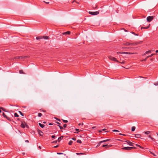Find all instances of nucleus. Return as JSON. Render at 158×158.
<instances>
[{
	"label": "nucleus",
	"mask_w": 158,
	"mask_h": 158,
	"mask_svg": "<svg viewBox=\"0 0 158 158\" xmlns=\"http://www.w3.org/2000/svg\"><path fill=\"white\" fill-rule=\"evenodd\" d=\"M119 135H125L123 134H121V133H119Z\"/></svg>",
	"instance_id": "46"
},
{
	"label": "nucleus",
	"mask_w": 158,
	"mask_h": 158,
	"mask_svg": "<svg viewBox=\"0 0 158 158\" xmlns=\"http://www.w3.org/2000/svg\"><path fill=\"white\" fill-rule=\"evenodd\" d=\"M106 130V129H103L102 130H100V131H99V132L100 133V132H102V131H105Z\"/></svg>",
	"instance_id": "30"
},
{
	"label": "nucleus",
	"mask_w": 158,
	"mask_h": 158,
	"mask_svg": "<svg viewBox=\"0 0 158 158\" xmlns=\"http://www.w3.org/2000/svg\"><path fill=\"white\" fill-rule=\"evenodd\" d=\"M43 39V37L42 36H38L36 37V39L37 40H39L41 39Z\"/></svg>",
	"instance_id": "17"
},
{
	"label": "nucleus",
	"mask_w": 158,
	"mask_h": 158,
	"mask_svg": "<svg viewBox=\"0 0 158 158\" xmlns=\"http://www.w3.org/2000/svg\"><path fill=\"white\" fill-rule=\"evenodd\" d=\"M129 43L130 44V45H133V43Z\"/></svg>",
	"instance_id": "49"
},
{
	"label": "nucleus",
	"mask_w": 158,
	"mask_h": 158,
	"mask_svg": "<svg viewBox=\"0 0 158 158\" xmlns=\"http://www.w3.org/2000/svg\"><path fill=\"white\" fill-rule=\"evenodd\" d=\"M72 139L74 140H76V139L75 138L73 137L72 138Z\"/></svg>",
	"instance_id": "40"
},
{
	"label": "nucleus",
	"mask_w": 158,
	"mask_h": 158,
	"mask_svg": "<svg viewBox=\"0 0 158 158\" xmlns=\"http://www.w3.org/2000/svg\"><path fill=\"white\" fill-rule=\"evenodd\" d=\"M63 122L64 123H67L68 122V121L66 120H63Z\"/></svg>",
	"instance_id": "32"
},
{
	"label": "nucleus",
	"mask_w": 158,
	"mask_h": 158,
	"mask_svg": "<svg viewBox=\"0 0 158 158\" xmlns=\"http://www.w3.org/2000/svg\"><path fill=\"white\" fill-rule=\"evenodd\" d=\"M150 24H149V26L146 27H141V29H148L149 28Z\"/></svg>",
	"instance_id": "21"
},
{
	"label": "nucleus",
	"mask_w": 158,
	"mask_h": 158,
	"mask_svg": "<svg viewBox=\"0 0 158 158\" xmlns=\"http://www.w3.org/2000/svg\"><path fill=\"white\" fill-rule=\"evenodd\" d=\"M73 143V141L72 140H70L68 144L70 145H71Z\"/></svg>",
	"instance_id": "23"
},
{
	"label": "nucleus",
	"mask_w": 158,
	"mask_h": 158,
	"mask_svg": "<svg viewBox=\"0 0 158 158\" xmlns=\"http://www.w3.org/2000/svg\"><path fill=\"white\" fill-rule=\"evenodd\" d=\"M156 53H158V50H156Z\"/></svg>",
	"instance_id": "59"
},
{
	"label": "nucleus",
	"mask_w": 158,
	"mask_h": 158,
	"mask_svg": "<svg viewBox=\"0 0 158 158\" xmlns=\"http://www.w3.org/2000/svg\"><path fill=\"white\" fill-rule=\"evenodd\" d=\"M39 125L42 128H43L45 126L43 124L40 123H39Z\"/></svg>",
	"instance_id": "18"
},
{
	"label": "nucleus",
	"mask_w": 158,
	"mask_h": 158,
	"mask_svg": "<svg viewBox=\"0 0 158 158\" xmlns=\"http://www.w3.org/2000/svg\"><path fill=\"white\" fill-rule=\"evenodd\" d=\"M100 143V142H99V143H98V144L97 145V147H99L100 145V143Z\"/></svg>",
	"instance_id": "33"
},
{
	"label": "nucleus",
	"mask_w": 158,
	"mask_h": 158,
	"mask_svg": "<svg viewBox=\"0 0 158 158\" xmlns=\"http://www.w3.org/2000/svg\"><path fill=\"white\" fill-rule=\"evenodd\" d=\"M57 142V141L56 140V141H54V142H53V143H56Z\"/></svg>",
	"instance_id": "52"
},
{
	"label": "nucleus",
	"mask_w": 158,
	"mask_h": 158,
	"mask_svg": "<svg viewBox=\"0 0 158 158\" xmlns=\"http://www.w3.org/2000/svg\"><path fill=\"white\" fill-rule=\"evenodd\" d=\"M99 12L98 11H95V12H92V11H89V13L90 15H98L99 14Z\"/></svg>",
	"instance_id": "4"
},
{
	"label": "nucleus",
	"mask_w": 158,
	"mask_h": 158,
	"mask_svg": "<svg viewBox=\"0 0 158 158\" xmlns=\"http://www.w3.org/2000/svg\"><path fill=\"white\" fill-rule=\"evenodd\" d=\"M155 85H157L158 84V82L157 83H156V84H154Z\"/></svg>",
	"instance_id": "60"
},
{
	"label": "nucleus",
	"mask_w": 158,
	"mask_h": 158,
	"mask_svg": "<svg viewBox=\"0 0 158 158\" xmlns=\"http://www.w3.org/2000/svg\"><path fill=\"white\" fill-rule=\"evenodd\" d=\"M57 154L58 155H60V154H63V153H60V152H57Z\"/></svg>",
	"instance_id": "42"
},
{
	"label": "nucleus",
	"mask_w": 158,
	"mask_h": 158,
	"mask_svg": "<svg viewBox=\"0 0 158 158\" xmlns=\"http://www.w3.org/2000/svg\"><path fill=\"white\" fill-rule=\"evenodd\" d=\"M25 141L26 142H29V141L28 140H26Z\"/></svg>",
	"instance_id": "57"
},
{
	"label": "nucleus",
	"mask_w": 158,
	"mask_h": 158,
	"mask_svg": "<svg viewBox=\"0 0 158 158\" xmlns=\"http://www.w3.org/2000/svg\"><path fill=\"white\" fill-rule=\"evenodd\" d=\"M27 57V56H18L15 57V58L16 59H25Z\"/></svg>",
	"instance_id": "5"
},
{
	"label": "nucleus",
	"mask_w": 158,
	"mask_h": 158,
	"mask_svg": "<svg viewBox=\"0 0 158 158\" xmlns=\"http://www.w3.org/2000/svg\"><path fill=\"white\" fill-rule=\"evenodd\" d=\"M70 34V31H67L63 33V35H69Z\"/></svg>",
	"instance_id": "10"
},
{
	"label": "nucleus",
	"mask_w": 158,
	"mask_h": 158,
	"mask_svg": "<svg viewBox=\"0 0 158 158\" xmlns=\"http://www.w3.org/2000/svg\"><path fill=\"white\" fill-rule=\"evenodd\" d=\"M19 112L20 114L22 116H24V114L22 113L21 111H19Z\"/></svg>",
	"instance_id": "29"
},
{
	"label": "nucleus",
	"mask_w": 158,
	"mask_h": 158,
	"mask_svg": "<svg viewBox=\"0 0 158 158\" xmlns=\"http://www.w3.org/2000/svg\"><path fill=\"white\" fill-rule=\"evenodd\" d=\"M63 136H61L60 137L58 138V142H60V141L63 138Z\"/></svg>",
	"instance_id": "14"
},
{
	"label": "nucleus",
	"mask_w": 158,
	"mask_h": 158,
	"mask_svg": "<svg viewBox=\"0 0 158 158\" xmlns=\"http://www.w3.org/2000/svg\"><path fill=\"white\" fill-rule=\"evenodd\" d=\"M77 142L78 143H82V142H81V140L80 139H78L77 140Z\"/></svg>",
	"instance_id": "26"
},
{
	"label": "nucleus",
	"mask_w": 158,
	"mask_h": 158,
	"mask_svg": "<svg viewBox=\"0 0 158 158\" xmlns=\"http://www.w3.org/2000/svg\"><path fill=\"white\" fill-rule=\"evenodd\" d=\"M110 147H107V146H106L105 148H106L107 149V148H109Z\"/></svg>",
	"instance_id": "56"
},
{
	"label": "nucleus",
	"mask_w": 158,
	"mask_h": 158,
	"mask_svg": "<svg viewBox=\"0 0 158 158\" xmlns=\"http://www.w3.org/2000/svg\"><path fill=\"white\" fill-rule=\"evenodd\" d=\"M3 116L4 117L6 118L7 120H8L10 121H11L12 120V118H9L3 112L2 114Z\"/></svg>",
	"instance_id": "2"
},
{
	"label": "nucleus",
	"mask_w": 158,
	"mask_h": 158,
	"mask_svg": "<svg viewBox=\"0 0 158 158\" xmlns=\"http://www.w3.org/2000/svg\"><path fill=\"white\" fill-rule=\"evenodd\" d=\"M135 137L136 138H139L141 137V135L139 134H136L135 135Z\"/></svg>",
	"instance_id": "13"
},
{
	"label": "nucleus",
	"mask_w": 158,
	"mask_h": 158,
	"mask_svg": "<svg viewBox=\"0 0 158 158\" xmlns=\"http://www.w3.org/2000/svg\"><path fill=\"white\" fill-rule=\"evenodd\" d=\"M76 154H77V155H79L80 154H81V155H83V153H77Z\"/></svg>",
	"instance_id": "38"
},
{
	"label": "nucleus",
	"mask_w": 158,
	"mask_h": 158,
	"mask_svg": "<svg viewBox=\"0 0 158 158\" xmlns=\"http://www.w3.org/2000/svg\"><path fill=\"white\" fill-rule=\"evenodd\" d=\"M112 131L114 132H119V131L117 130H114Z\"/></svg>",
	"instance_id": "34"
},
{
	"label": "nucleus",
	"mask_w": 158,
	"mask_h": 158,
	"mask_svg": "<svg viewBox=\"0 0 158 158\" xmlns=\"http://www.w3.org/2000/svg\"><path fill=\"white\" fill-rule=\"evenodd\" d=\"M151 154H152L154 156H156V155L154 153H153L152 152H151Z\"/></svg>",
	"instance_id": "41"
},
{
	"label": "nucleus",
	"mask_w": 158,
	"mask_h": 158,
	"mask_svg": "<svg viewBox=\"0 0 158 158\" xmlns=\"http://www.w3.org/2000/svg\"><path fill=\"white\" fill-rule=\"evenodd\" d=\"M38 132L39 133V134L41 136H42L43 135V133L42 132V131L40 130H39L38 131Z\"/></svg>",
	"instance_id": "9"
},
{
	"label": "nucleus",
	"mask_w": 158,
	"mask_h": 158,
	"mask_svg": "<svg viewBox=\"0 0 158 158\" xmlns=\"http://www.w3.org/2000/svg\"><path fill=\"white\" fill-rule=\"evenodd\" d=\"M49 125H52V123H50L49 124Z\"/></svg>",
	"instance_id": "62"
},
{
	"label": "nucleus",
	"mask_w": 158,
	"mask_h": 158,
	"mask_svg": "<svg viewBox=\"0 0 158 158\" xmlns=\"http://www.w3.org/2000/svg\"><path fill=\"white\" fill-rule=\"evenodd\" d=\"M58 146H59L57 145H56V146H54V148H57Z\"/></svg>",
	"instance_id": "48"
},
{
	"label": "nucleus",
	"mask_w": 158,
	"mask_h": 158,
	"mask_svg": "<svg viewBox=\"0 0 158 158\" xmlns=\"http://www.w3.org/2000/svg\"><path fill=\"white\" fill-rule=\"evenodd\" d=\"M39 148L40 149H41V147H40V146H39Z\"/></svg>",
	"instance_id": "63"
},
{
	"label": "nucleus",
	"mask_w": 158,
	"mask_h": 158,
	"mask_svg": "<svg viewBox=\"0 0 158 158\" xmlns=\"http://www.w3.org/2000/svg\"><path fill=\"white\" fill-rule=\"evenodd\" d=\"M140 148H142V149H143V148L142 147V146H139V147Z\"/></svg>",
	"instance_id": "50"
},
{
	"label": "nucleus",
	"mask_w": 158,
	"mask_h": 158,
	"mask_svg": "<svg viewBox=\"0 0 158 158\" xmlns=\"http://www.w3.org/2000/svg\"><path fill=\"white\" fill-rule=\"evenodd\" d=\"M110 140V139H107L104 140L102 141H100V143H103L104 142L108 141Z\"/></svg>",
	"instance_id": "12"
},
{
	"label": "nucleus",
	"mask_w": 158,
	"mask_h": 158,
	"mask_svg": "<svg viewBox=\"0 0 158 158\" xmlns=\"http://www.w3.org/2000/svg\"><path fill=\"white\" fill-rule=\"evenodd\" d=\"M49 38V37L48 36H43V38H44L45 39H48Z\"/></svg>",
	"instance_id": "20"
},
{
	"label": "nucleus",
	"mask_w": 158,
	"mask_h": 158,
	"mask_svg": "<svg viewBox=\"0 0 158 158\" xmlns=\"http://www.w3.org/2000/svg\"><path fill=\"white\" fill-rule=\"evenodd\" d=\"M136 148V147H123L122 148V149L123 150H130L132 149H134Z\"/></svg>",
	"instance_id": "1"
},
{
	"label": "nucleus",
	"mask_w": 158,
	"mask_h": 158,
	"mask_svg": "<svg viewBox=\"0 0 158 158\" xmlns=\"http://www.w3.org/2000/svg\"><path fill=\"white\" fill-rule=\"evenodd\" d=\"M112 146V145H108V144H105L103 145L102 146V147H105L106 146H107V147H111Z\"/></svg>",
	"instance_id": "16"
},
{
	"label": "nucleus",
	"mask_w": 158,
	"mask_h": 158,
	"mask_svg": "<svg viewBox=\"0 0 158 158\" xmlns=\"http://www.w3.org/2000/svg\"><path fill=\"white\" fill-rule=\"evenodd\" d=\"M150 131H147L144 132L145 134L148 135L150 133Z\"/></svg>",
	"instance_id": "27"
},
{
	"label": "nucleus",
	"mask_w": 158,
	"mask_h": 158,
	"mask_svg": "<svg viewBox=\"0 0 158 158\" xmlns=\"http://www.w3.org/2000/svg\"><path fill=\"white\" fill-rule=\"evenodd\" d=\"M2 109L3 110H4L3 108L2 107H0V112L1 113L2 112V110L1 109Z\"/></svg>",
	"instance_id": "39"
},
{
	"label": "nucleus",
	"mask_w": 158,
	"mask_h": 158,
	"mask_svg": "<svg viewBox=\"0 0 158 158\" xmlns=\"http://www.w3.org/2000/svg\"><path fill=\"white\" fill-rule=\"evenodd\" d=\"M59 126L61 130L63 129V127L62 126Z\"/></svg>",
	"instance_id": "35"
},
{
	"label": "nucleus",
	"mask_w": 158,
	"mask_h": 158,
	"mask_svg": "<svg viewBox=\"0 0 158 158\" xmlns=\"http://www.w3.org/2000/svg\"><path fill=\"white\" fill-rule=\"evenodd\" d=\"M153 19V17L149 16L147 17V20L148 22H150L152 21V20Z\"/></svg>",
	"instance_id": "6"
},
{
	"label": "nucleus",
	"mask_w": 158,
	"mask_h": 158,
	"mask_svg": "<svg viewBox=\"0 0 158 158\" xmlns=\"http://www.w3.org/2000/svg\"><path fill=\"white\" fill-rule=\"evenodd\" d=\"M56 123H57V124H59V125H60V123L58 122H56Z\"/></svg>",
	"instance_id": "51"
},
{
	"label": "nucleus",
	"mask_w": 158,
	"mask_h": 158,
	"mask_svg": "<svg viewBox=\"0 0 158 158\" xmlns=\"http://www.w3.org/2000/svg\"><path fill=\"white\" fill-rule=\"evenodd\" d=\"M51 137L52 138L54 139V138H55L56 136H55V135H52V136Z\"/></svg>",
	"instance_id": "37"
},
{
	"label": "nucleus",
	"mask_w": 158,
	"mask_h": 158,
	"mask_svg": "<svg viewBox=\"0 0 158 158\" xmlns=\"http://www.w3.org/2000/svg\"><path fill=\"white\" fill-rule=\"evenodd\" d=\"M155 55V54H152L150 55H149V56H147L145 59L143 60H142V61H146L148 58L149 57H151L153 55Z\"/></svg>",
	"instance_id": "7"
},
{
	"label": "nucleus",
	"mask_w": 158,
	"mask_h": 158,
	"mask_svg": "<svg viewBox=\"0 0 158 158\" xmlns=\"http://www.w3.org/2000/svg\"><path fill=\"white\" fill-rule=\"evenodd\" d=\"M131 33H132L133 34H134V35L135 34V33L133 32H132Z\"/></svg>",
	"instance_id": "61"
},
{
	"label": "nucleus",
	"mask_w": 158,
	"mask_h": 158,
	"mask_svg": "<svg viewBox=\"0 0 158 158\" xmlns=\"http://www.w3.org/2000/svg\"><path fill=\"white\" fill-rule=\"evenodd\" d=\"M14 116L15 117H18L19 116V115H18V114L17 113H15L14 114Z\"/></svg>",
	"instance_id": "28"
},
{
	"label": "nucleus",
	"mask_w": 158,
	"mask_h": 158,
	"mask_svg": "<svg viewBox=\"0 0 158 158\" xmlns=\"http://www.w3.org/2000/svg\"><path fill=\"white\" fill-rule=\"evenodd\" d=\"M151 50H149V51H146L145 53H144L143 55V56H145V55L146 54H148V53H151Z\"/></svg>",
	"instance_id": "11"
},
{
	"label": "nucleus",
	"mask_w": 158,
	"mask_h": 158,
	"mask_svg": "<svg viewBox=\"0 0 158 158\" xmlns=\"http://www.w3.org/2000/svg\"><path fill=\"white\" fill-rule=\"evenodd\" d=\"M21 127L23 128H24L25 127V124L23 123H22L21 124Z\"/></svg>",
	"instance_id": "19"
},
{
	"label": "nucleus",
	"mask_w": 158,
	"mask_h": 158,
	"mask_svg": "<svg viewBox=\"0 0 158 158\" xmlns=\"http://www.w3.org/2000/svg\"><path fill=\"white\" fill-rule=\"evenodd\" d=\"M125 45L129 46L130 45V44L129 42H126L124 44Z\"/></svg>",
	"instance_id": "24"
},
{
	"label": "nucleus",
	"mask_w": 158,
	"mask_h": 158,
	"mask_svg": "<svg viewBox=\"0 0 158 158\" xmlns=\"http://www.w3.org/2000/svg\"><path fill=\"white\" fill-rule=\"evenodd\" d=\"M135 127L134 126H133L131 128V131H135Z\"/></svg>",
	"instance_id": "22"
},
{
	"label": "nucleus",
	"mask_w": 158,
	"mask_h": 158,
	"mask_svg": "<svg viewBox=\"0 0 158 158\" xmlns=\"http://www.w3.org/2000/svg\"><path fill=\"white\" fill-rule=\"evenodd\" d=\"M151 139L153 141H154L155 140V139L153 138L152 137Z\"/></svg>",
	"instance_id": "44"
},
{
	"label": "nucleus",
	"mask_w": 158,
	"mask_h": 158,
	"mask_svg": "<svg viewBox=\"0 0 158 158\" xmlns=\"http://www.w3.org/2000/svg\"><path fill=\"white\" fill-rule=\"evenodd\" d=\"M148 137L150 138H151L152 137L151 135H150L148 136Z\"/></svg>",
	"instance_id": "53"
},
{
	"label": "nucleus",
	"mask_w": 158,
	"mask_h": 158,
	"mask_svg": "<svg viewBox=\"0 0 158 158\" xmlns=\"http://www.w3.org/2000/svg\"><path fill=\"white\" fill-rule=\"evenodd\" d=\"M44 2H45V3H47V4H49V2H45V1H44Z\"/></svg>",
	"instance_id": "47"
},
{
	"label": "nucleus",
	"mask_w": 158,
	"mask_h": 158,
	"mask_svg": "<svg viewBox=\"0 0 158 158\" xmlns=\"http://www.w3.org/2000/svg\"><path fill=\"white\" fill-rule=\"evenodd\" d=\"M76 2V3H78V2H77L75 0H74L73 1V2H72V3H73L74 2Z\"/></svg>",
	"instance_id": "45"
},
{
	"label": "nucleus",
	"mask_w": 158,
	"mask_h": 158,
	"mask_svg": "<svg viewBox=\"0 0 158 158\" xmlns=\"http://www.w3.org/2000/svg\"><path fill=\"white\" fill-rule=\"evenodd\" d=\"M121 54H132V53H131L130 52H120Z\"/></svg>",
	"instance_id": "15"
},
{
	"label": "nucleus",
	"mask_w": 158,
	"mask_h": 158,
	"mask_svg": "<svg viewBox=\"0 0 158 158\" xmlns=\"http://www.w3.org/2000/svg\"><path fill=\"white\" fill-rule=\"evenodd\" d=\"M75 130H76V131H78L79 130V129H77V128H76V129Z\"/></svg>",
	"instance_id": "54"
},
{
	"label": "nucleus",
	"mask_w": 158,
	"mask_h": 158,
	"mask_svg": "<svg viewBox=\"0 0 158 158\" xmlns=\"http://www.w3.org/2000/svg\"><path fill=\"white\" fill-rule=\"evenodd\" d=\"M108 58L109 59L112 60L114 61L118 62V61L117 60V59L116 58L111 56H108Z\"/></svg>",
	"instance_id": "3"
},
{
	"label": "nucleus",
	"mask_w": 158,
	"mask_h": 158,
	"mask_svg": "<svg viewBox=\"0 0 158 158\" xmlns=\"http://www.w3.org/2000/svg\"><path fill=\"white\" fill-rule=\"evenodd\" d=\"M126 142L130 146H133L134 144V143H132L131 142L129 141H128V140L126 141Z\"/></svg>",
	"instance_id": "8"
},
{
	"label": "nucleus",
	"mask_w": 158,
	"mask_h": 158,
	"mask_svg": "<svg viewBox=\"0 0 158 158\" xmlns=\"http://www.w3.org/2000/svg\"><path fill=\"white\" fill-rule=\"evenodd\" d=\"M135 35H138V34H135Z\"/></svg>",
	"instance_id": "64"
},
{
	"label": "nucleus",
	"mask_w": 158,
	"mask_h": 158,
	"mask_svg": "<svg viewBox=\"0 0 158 158\" xmlns=\"http://www.w3.org/2000/svg\"><path fill=\"white\" fill-rule=\"evenodd\" d=\"M67 127V124H64V125H63V127L64 128H65L66 127Z\"/></svg>",
	"instance_id": "36"
},
{
	"label": "nucleus",
	"mask_w": 158,
	"mask_h": 158,
	"mask_svg": "<svg viewBox=\"0 0 158 158\" xmlns=\"http://www.w3.org/2000/svg\"><path fill=\"white\" fill-rule=\"evenodd\" d=\"M56 119H57V120L59 121H60V120L59 119L56 118Z\"/></svg>",
	"instance_id": "55"
},
{
	"label": "nucleus",
	"mask_w": 158,
	"mask_h": 158,
	"mask_svg": "<svg viewBox=\"0 0 158 158\" xmlns=\"http://www.w3.org/2000/svg\"><path fill=\"white\" fill-rule=\"evenodd\" d=\"M40 110L44 112H46V111L45 110Z\"/></svg>",
	"instance_id": "43"
},
{
	"label": "nucleus",
	"mask_w": 158,
	"mask_h": 158,
	"mask_svg": "<svg viewBox=\"0 0 158 158\" xmlns=\"http://www.w3.org/2000/svg\"><path fill=\"white\" fill-rule=\"evenodd\" d=\"M19 73L20 74H25V73L23 72L22 70H19Z\"/></svg>",
	"instance_id": "25"
},
{
	"label": "nucleus",
	"mask_w": 158,
	"mask_h": 158,
	"mask_svg": "<svg viewBox=\"0 0 158 158\" xmlns=\"http://www.w3.org/2000/svg\"><path fill=\"white\" fill-rule=\"evenodd\" d=\"M42 115V114L41 113H39L38 114V116L39 117H40Z\"/></svg>",
	"instance_id": "31"
},
{
	"label": "nucleus",
	"mask_w": 158,
	"mask_h": 158,
	"mask_svg": "<svg viewBox=\"0 0 158 158\" xmlns=\"http://www.w3.org/2000/svg\"><path fill=\"white\" fill-rule=\"evenodd\" d=\"M136 145L137 146H138V147H139V145H138V144H136Z\"/></svg>",
	"instance_id": "58"
}]
</instances>
